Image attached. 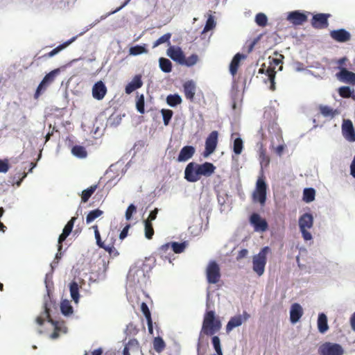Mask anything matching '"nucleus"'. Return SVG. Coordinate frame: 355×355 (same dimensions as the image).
Listing matches in <instances>:
<instances>
[{"label":"nucleus","instance_id":"f257e3e1","mask_svg":"<svg viewBox=\"0 0 355 355\" xmlns=\"http://www.w3.org/2000/svg\"><path fill=\"white\" fill-rule=\"evenodd\" d=\"M215 166L210 162H205L198 164L195 162H190L186 166L184 171V178L190 182L198 181L201 176L209 177L214 173Z\"/></svg>","mask_w":355,"mask_h":355},{"label":"nucleus","instance_id":"f03ea898","mask_svg":"<svg viewBox=\"0 0 355 355\" xmlns=\"http://www.w3.org/2000/svg\"><path fill=\"white\" fill-rule=\"evenodd\" d=\"M222 324L218 317L216 316L214 311H207L204 315L201 333L211 336L221 329Z\"/></svg>","mask_w":355,"mask_h":355},{"label":"nucleus","instance_id":"7ed1b4c3","mask_svg":"<svg viewBox=\"0 0 355 355\" xmlns=\"http://www.w3.org/2000/svg\"><path fill=\"white\" fill-rule=\"evenodd\" d=\"M269 251L270 248L268 247H264L261 250L258 254L253 257V270L259 276L262 275L264 272L267 261L266 255Z\"/></svg>","mask_w":355,"mask_h":355},{"label":"nucleus","instance_id":"20e7f679","mask_svg":"<svg viewBox=\"0 0 355 355\" xmlns=\"http://www.w3.org/2000/svg\"><path fill=\"white\" fill-rule=\"evenodd\" d=\"M313 225V218L311 214L305 213L299 218V227L302 237L305 241L312 239L311 234L308 231Z\"/></svg>","mask_w":355,"mask_h":355},{"label":"nucleus","instance_id":"39448f33","mask_svg":"<svg viewBox=\"0 0 355 355\" xmlns=\"http://www.w3.org/2000/svg\"><path fill=\"white\" fill-rule=\"evenodd\" d=\"M206 277L209 284H217L220 279V269L219 265L215 261H210L206 268Z\"/></svg>","mask_w":355,"mask_h":355},{"label":"nucleus","instance_id":"423d86ee","mask_svg":"<svg viewBox=\"0 0 355 355\" xmlns=\"http://www.w3.org/2000/svg\"><path fill=\"white\" fill-rule=\"evenodd\" d=\"M267 185L262 178H259L256 183V188L252 193L254 202H258L263 205L266 200Z\"/></svg>","mask_w":355,"mask_h":355},{"label":"nucleus","instance_id":"0eeeda50","mask_svg":"<svg viewBox=\"0 0 355 355\" xmlns=\"http://www.w3.org/2000/svg\"><path fill=\"white\" fill-rule=\"evenodd\" d=\"M318 353L320 355H343L344 349L338 343L326 342L320 346Z\"/></svg>","mask_w":355,"mask_h":355},{"label":"nucleus","instance_id":"6e6552de","mask_svg":"<svg viewBox=\"0 0 355 355\" xmlns=\"http://www.w3.org/2000/svg\"><path fill=\"white\" fill-rule=\"evenodd\" d=\"M218 133L216 130L212 131L205 140V149L204 151V157H207L212 154L217 146Z\"/></svg>","mask_w":355,"mask_h":355},{"label":"nucleus","instance_id":"1a4fd4ad","mask_svg":"<svg viewBox=\"0 0 355 355\" xmlns=\"http://www.w3.org/2000/svg\"><path fill=\"white\" fill-rule=\"evenodd\" d=\"M331 17L330 14L318 13L313 16L311 24L315 29H324L329 26L328 19Z\"/></svg>","mask_w":355,"mask_h":355},{"label":"nucleus","instance_id":"9d476101","mask_svg":"<svg viewBox=\"0 0 355 355\" xmlns=\"http://www.w3.org/2000/svg\"><path fill=\"white\" fill-rule=\"evenodd\" d=\"M259 73L265 75L266 77L263 78L264 83H267L269 82L270 83V89L272 91H274L275 89V78L276 75L275 68L268 67L266 69V64H263L261 68L259 69Z\"/></svg>","mask_w":355,"mask_h":355},{"label":"nucleus","instance_id":"9b49d317","mask_svg":"<svg viewBox=\"0 0 355 355\" xmlns=\"http://www.w3.org/2000/svg\"><path fill=\"white\" fill-rule=\"evenodd\" d=\"M250 222L254 226V230L257 232H265L268 227L267 221L257 213H254L251 215Z\"/></svg>","mask_w":355,"mask_h":355},{"label":"nucleus","instance_id":"f8f14e48","mask_svg":"<svg viewBox=\"0 0 355 355\" xmlns=\"http://www.w3.org/2000/svg\"><path fill=\"white\" fill-rule=\"evenodd\" d=\"M287 20L295 26L304 24L307 21V15L300 10H295L289 12Z\"/></svg>","mask_w":355,"mask_h":355},{"label":"nucleus","instance_id":"ddd939ff","mask_svg":"<svg viewBox=\"0 0 355 355\" xmlns=\"http://www.w3.org/2000/svg\"><path fill=\"white\" fill-rule=\"evenodd\" d=\"M51 304L52 302L49 300V297L45 300L43 305L44 311L36 318L35 320L38 325L42 326L45 320H47L49 322V318H51L50 309Z\"/></svg>","mask_w":355,"mask_h":355},{"label":"nucleus","instance_id":"4468645a","mask_svg":"<svg viewBox=\"0 0 355 355\" xmlns=\"http://www.w3.org/2000/svg\"><path fill=\"white\" fill-rule=\"evenodd\" d=\"M342 132L344 137L349 141H355V131L350 120L344 121L342 125Z\"/></svg>","mask_w":355,"mask_h":355},{"label":"nucleus","instance_id":"2eb2a0df","mask_svg":"<svg viewBox=\"0 0 355 355\" xmlns=\"http://www.w3.org/2000/svg\"><path fill=\"white\" fill-rule=\"evenodd\" d=\"M76 217H72L64 226L62 233L60 235L58 239V250H61L62 245V243L65 241L67 236L70 234L74 225Z\"/></svg>","mask_w":355,"mask_h":355},{"label":"nucleus","instance_id":"dca6fc26","mask_svg":"<svg viewBox=\"0 0 355 355\" xmlns=\"http://www.w3.org/2000/svg\"><path fill=\"white\" fill-rule=\"evenodd\" d=\"M336 77L343 83L355 85V73L348 71L346 68H342V69L336 73Z\"/></svg>","mask_w":355,"mask_h":355},{"label":"nucleus","instance_id":"f3484780","mask_svg":"<svg viewBox=\"0 0 355 355\" xmlns=\"http://www.w3.org/2000/svg\"><path fill=\"white\" fill-rule=\"evenodd\" d=\"M330 36L333 40L338 42H345L351 39L350 33L343 28L331 31Z\"/></svg>","mask_w":355,"mask_h":355},{"label":"nucleus","instance_id":"a211bd4d","mask_svg":"<svg viewBox=\"0 0 355 355\" xmlns=\"http://www.w3.org/2000/svg\"><path fill=\"white\" fill-rule=\"evenodd\" d=\"M167 55L174 61L182 64L184 61V54L180 47L170 46L167 49Z\"/></svg>","mask_w":355,"mask_h":355},{"label":"nucleus","instance_id":"6ab92c4d","mask_svg":"<svg viewBox=\"0 0 355 355\" xmlns=\"http://www.w3.org/2000/svg\"><path fill=\"white\" fill-rule=\"evenodd\" d=\"M107 93V88L102 81L96 83L92 87V96L96 100H102Z\"/></svg>","mask_w":355,"mask_h":355},{"label":"nucleus","instance_id":"aec40b11","mask_svg":"<svg viewBox=\"0 0 355 355\" xmlns=\"http://www.w3.org/2000/svg\"><path fill=\"white\" fill-rule=\"evenodd\" d=\"M141 352V347L137 340L130 339L125 345L123 351V355L136 354Z\"/></svg>","mask_w":355,"mask_h":355},{"label":"nucleus","instance_id":"412c9836","mask_svg":"<svg viewBox=\"0 0 355 355\" xmlns=\"http://www.w3.org/2000/svg\"><path fill=\"white\" fill-rule=\"evenodd\" d=\"M303 315V309L300 304L294 303L292 304L290 311V320L293 324L299 321Z\"/></svg>","mask_w":355,"mask_h":355},{"label":"nucleus","instance_id":"4be33fe9","mask_svg":"<svg viewBox=\"0 0 355 355\" xmlns=\"http://www.w3.org/2000/svg\"><path fill=\"white\" fill-rule=\"evenodd\" d=\"M95 239L96 240V244L101 248L104 249L106 252H107L110 255L112 254H118V252L115 248H113L112 243H110L109 245H105V241L101 240L100 232H96Z\"/></svg>","mask_w":355,"mask_h":355},{"label":"nucleus","instance_id":"5701e85b","mask_svg":"<svg viewBox=\"0 0 355 355\" xmlns=\"http://www.w3.org/2000/svg\"><path fill=\"white\" fill-rule=\"evenodd\" d=\"M195 153V148L191 146H184L178 157L179 162H185L191 158Z\"/></svg>","mask_w":355,"mask_h":355},{"label":"nucleus","instance_id":"b1692460","mask_svg":"<svg viewBox=\"0 0 355 355\" xmlns=\"http://www.w3.org/2000/svg\"><path fill=\"white\" fill-rule=\"evenodd\" d=\"M143 82L141 80V76H135L131 82H130L125 88V93L128 94H131L135 90L141 87Z\"/></svg>","mask_w":355,"mask_h":355},{"label":"nucleus","instance_id":"393cba45","mask_svg":"<svg viewBox=\"0 0 355 355\" xmlns=\"http://www.w3.org/2000/svg\"><path fill=\"white\" fill-rule=\"evenodd\" d=\"M184 93L185 97L191 101H193L196 93V85L192 80L186 82L183 85Z\"/></svg>","mask_w":355,"mask_h":355},{"label":"nucleus","instance_id":"a878e982","mask_svg":"<svg viewBox=\"0 0 355 355\" xmlns=\"http://www.w3.org/2000/svg\"><path fill=\"white\" fill-rule=\"evenodd\" d=\"M158 254L163 259H167L170 263H171L172 257H173V253H172L171 252L170 243H166L160 246L158 249Z\"/></svg>","mask_w":355,"mask_h":355},{"label":"nucleus","instance_id":"bb28decb","mask_svg":"<svg viewBox=\"0 0 355 355\" xmlns=\"http://www.w3.org/2000/svg\"><path fill=\"white\" fill-rule=\"evenodd\" d=\"M318 110L320 113L325 118L332 119L338 114L336 110H334L332 107L327 105H320Z\"/></svg>","mask_w":355,"mask_h":355},{"label":"nucleus","instance_id":"cd10ccee","mask_svg":"<svg viewBox=\"0 0 355 355\" xmlns=\"http://www.w3.org/2000/svg\"><path fill=\"white\" fill-rule=\"evenodd\" d=\"M77 37H73L71 39L69 40L68 41L64 42L63 44L58 46L56 48L53 49L51 51H50L48 53L44 54L42 56V58H51L58 53L60 51L65 49L67 46H68L69 44H71L73 41L76 40Z\"/></svg>","mask_w":355,"mask_h":355},{"label":"nucleus","instance_id":"c85d7f7f","mask_svg":"<svg viewBox=\"0 0 355 355\" xmlns=\"http://www.w3.org/2000/svg\"><path fill=\"white\" fill-rule=\"evenodd\" d=\"M242 58H245V56L243 54L238 53L232 60L230 64V71L232 76H235L236 74L240 61Z\"/></svg>","mask_w":355,"mask_h":355},{"label":"nucleus","instance_id":"c756f323","mask_svg":"<svg viewBox=\"0 0 355 355\" xmlns=\"http://www.w3.org/2000/svg\"><path fill=\"white\" fill-rule=\"evenodd\" d=\"M243 320L242 318L241 315H239L234 317L231 318L226 326L227 332H230L234 328L236 327H239L242 324Z\"/></svg>","mask_w":355,"mask_h":355},{"label":"nucleus","instance_id":"7c9ffc66","mask_svg":"<svg viewBox=\"0 0 355 355\" xmlns=\"http://www.w3.org/2000/svg\"><path fill=\"white\" fill-rule=\"evenodd\" d=\"M318 331L324 334L325 333L328 329L329 326L327 324V318L324 313H320L318 318Z\"/></svg>","mask_w":355,"mask_h":355},{"label":"nucleus","instance_id":"2f4dec72","mask_svg":"<svg viewBox=\"0 0 355 355\" xmlns=\"http://www.w3.org/2000/svg\"><path fill=\"white\" fill-rule=\"evenodd\" d=\"M98 187V184H93L89 188L83 190L81 193V201L87 202Z\"/></svg>","mask_w":355,"mask_h":355},{"label":"nucleus","instance_id":"473e14b6","mask_svg":"<svg viewBox=\"0 0 355 355\" xmlns=\"http://www.w3.org/2000/svg\"><path fill=\"white\" fill-rule=\"evenodd\" d=\"M69 291L72 300L78 303L79 300V287L78 284L76 282H72L70 283L69 286Z\"/></svg>","mask_w":355,"mask_h":355},{"label":"nucleus","instance_id":"72a5a7b5","mask_svg":"<svg viewBox=\"0 0 355 355\" xmlns=\"http://www.w3.org/2000/svg\"><path fill=\"white\" fill-rule=\"evenodd\" d=\"M103 214V211L99 209H96L92 210L88 213V214L86 216V223L87 224L91 223L95 219L100 217Z\"/></svg>","mask_w":355,"mask_h":355},{"label":"nucleus","instance_id":"f704fd0d","mask_svg":"<svg viewBox=\"0 0 355 355\" xmlns=\"http://www.w3.org/2000/svg\"><path fill=\"white\" fill-rule=\"evenodd\" d=\"M153 344L154 349L158 353L162 352L166 347L165 342L159 336L155 337L154 338Z\"/></svg>","mask_w":355,"mask_h":355},{"label":"nucleus","instance_id":"c9c22d12","mask_svg":"<svg viewBox=\"0 0 355 355\" xmlns=\"http://www.w3.org/2000/svg\"><path fill=\"white\" fill-rule=\"evenodd\" d=\"M72 154L78 158H85L87 157V151L82 146H74L71 149Z\"/></svg>","mask_w":355,"mask_h":355},{"label":"nucleus","instance_id":"e433bc0d","mask_svg":"<svg viewBox=\"0 0 355 355\" xmlns=\"http://www.w3.org/2000/svg\"><path fill=\"white\" fill-rule=\"evenodd\" d=\"M315 191L313 188L304 189L303 192V200L306 202H311L314 200Z\"/></svg>","mask_w":355,"mask_h":355},{"label":"nucleus","instance_id":"4c0bfd02","mask_svg":"<svg viewBox=\"0 0 355 355\" xmlns=\"http://www.w3.org/2000/svg\"><path fill=\"white\" fill-rule=\"evenodd\" d=\"M170 244H171V249L172 253H176V254L182 253L184 251V250L187 247L185 242H182V243L172 242V243H170Z\"/></svg>","mask_w":355,"mask_h":355},{"label":"nucleus","instance_id":"58836bf2","mask_svg":"<svg viewBox=\"0 0 355 355\" xmlns=\"http://www.w3.org/2000/svg\"><path fill=\"white\" fill-rule=\"evenodd\" d=\"M159 67L160 69L165 73H169L172 70V63L171 62L164 58H159Z\"/></svg>","mask_w":355,"mask_h":355},{"label":"nucleus","instance_id":"ea45409f","mask_svg":"<svg viewBox=\"0 0 355 355\" xmlns=\"http://www.w3.org/2000/svg\"><path fill=\"white\" fill-rule=\"evenodd\" d=\"M166 103L171 107H175L182 103V98L178 94H170L166 97Z\"/></svg>","mask_w":355,"mask_h":355},{"label":"nucleus","instance_id":"a19ab883","mask_svg":"<svg viewBox=\"0 0 355 355\" xmlns=\"http://www.w3.org/2000/svg\"><path fill=\"white\" fill-rule=\"evenodd\" d=\"M144 104H145V100H144V94L137 95V102H136V107L137 111L140 114H144L145 112L144 109Z\"/></svg>","mask_w":355,"mask_h":355},{"label":"nucleus","instance_id":"79ce46f5","mask_svg":"<svg viewBox=\"0 0 355 355\" xmlns=\"http://www.w3.org/2000/svg\"><path fill=\"white\" fill-rule=\"evenodd\" d=\"M145 236L148 239H151L154 235V229L152 223L144 221Z\"/></svg>","mask_w":355,"mask_h":355},{"label":"nucleus","instance_id":"37998d69","mask_svg":"<svg viewBox=\"0 0 355 355\" xmlns=\"http://www.w3.org/2000/svg\"><path fill=\"white\" fill-rule=\"evenodd\" d=\"M243 148V140L239 137L234 139L233 151L236 155H240L242 153Z\"/></svg>","mask_w":355,"mask_h":355},{"label":"nucleus","instance_id":"c03bdc74","mask_svg":"<svg viewBox=\"0 0 355 355\" xmlns=\"http://www.w3.org/2000/svg\"><path fill=\"white\" fill-rule=\"evenodd\" d=\"M49 322L54 327V331L51 334L50 337L52 339H56L59 337L60 331L61 330L60 327H59V323L58 322L53 320L51 318H49Z\"/></svg>","mask_w":355,"mask_h":355},{"label":"nucleus","instance_id":"a18cd8bd","mask_svg":"<svg viewBox=\"0 0 355 355\" xmlns=\"http://www.w3.org/2000/svg\"><path fill=\"white\" fill-rule=\"evenodd\" d=\"M161 113L163 116L164 124L168 125L173 116V112L168 109H162Z\"/></svg>","mask_w":355,"mask_h":355},{"label":"nucleus","instance_id":"49530a36","mask_svg":"<svg viewBox=\"0 0 355 355\" xmlns=\"http://www.w3.org/2000/svg\"><path fill=\"white\" fill-rule=\"evenodd\" d=\"M255 22L258 26L264 27L267 24L268 18L265 14L259 12L255 17Z\"/></svg>","mask_w":355,"mask_h":355},{"label":"nucleus","instance_id":"de8ad7c7","mask_svg":"<svg viewBox=\"0 0 355 355\" xmlns=\"http://www.w3.org/2000/svg\"><path fill=\"white\" fill-rule=\"evenodd\" d=\"M60 309L64 315H69L73 313V308L67 301H64L61 303Z\"/></svg>","mask_w":355,"mask_h":355},{"label":"nucleus","instance_id":"09e8293b","mask_svg":"<svg viewBox=\"0 0 355 355\" xmlns=\"http://www.w3.org/2000/svg\"><path fill=\"white\" fill-rule=\"evenodd\" d=\"M198 60V56L196 54H192L188 58H184V61L182 64L186 65L187 67H191L196 64Z\"/></svg>","mask_w":355,"mask_h":355},{"label":"nucleus","instance_id":"8fccbe9b","mask_svg":"<svg viewBox=\"0 0 355 355\" xmlns=\"http://www.w3.org/2000/svg\"><path fill=\"white\" fill-rule=\"evenodd\" d=\"M211 341L214 348L217 354L216 355H223L220 338L218 336H214L212 337Z\"/></svg>","mask_w":355,"mask_h":355},{"label":"nucleus","instance_id":"3c124183","mask_svg":"<svg viewBox=\"0 0 355 355\" xmlns=\"http://www.w3.org/2000/svg\"><path fill=\"white\" fill-rule=\"evenodd\" d=\"M130 54L132 55H137L142 54L144 53H146L147 50L144 46L140 45H136L132 46L129 50Z\"/></svg>","mask_w":355,"mask_h":355},{"label":"nucleus","instance_id":"603ef678","mask_svg":"<svg viewBox=\"0 0 355 355\" xmlns=\"http://www.w3.org/2000/svg\"><path fill=\"white\" fill-rule=\"evenodd\" d=\"M48 86L49 85H47L46 83L42 79L34 94L35 99H37L40 96L46 89Z\"/></svg>","mask_w":355,"mask_h":355},{"label":"nucleus","instance_id":"864d4df0","mask_svg":"<svg viewBox=\"0 0 355 355\" xmlns=\"http://www.w3.org/2000/svg\"><path fill=\"white\" fill-rule=\"evenodd\" d=\"M215 26L216 22L214 21V18L212 15H209L206 21L202 33L208 32L209 31L214 29Z\"/></svg>","mask_w":355,"mask_h":355},{"label":"nucleus","instance_id":"5fc2aeb1","mask_svg":"<svg viewBox=\"0 0 355 355\" xmlns=\"http://www.w3.org/2000/svg\"><path fill=\"white\" fill-rule=\"evenodd\" d=\"M59 69H54L47 73L43 78V80L46 83L47 85L51 84L56 76V75L58 73Z\"/></svg>","mask_w":355,"mask_h":355},{"label":"nucleus","instance_id":"6e6d98bb","mask_svg":"<svg viewBox=\"0 0 355 355\" xmlns=\"http://www.w3.org/2000/svg\"><path fill=\"white\" fill-rule=\"evenodd\" d=\"M352 91L350 87L347 86L340 87L338 89V94L343 98H349L352 95Z\"/></svg>","mask_w":355,"mask_h":355},{"label":"nucleus","instance_id":"4d7b16f0","mask_svg":"<svg viewBox=\"0 0 355 355\" xmlns=\"http://www.w3.org/2000/svg\"><path fill=\"white\" fill-rule=\"evenodd\" d=\"M171 33H166L164 35L161 36L159 39H157L153 44V47H156L163 43L168 42L171 39Z\"/></svg>","mask_w":355,"mask_h":355},{"label":"nucleus","instance_id":"13d9d810","mask_svg":"<svg viewBox=\"0 0 355 355\" xmlns=\"http://www.w3.org/2000/svg\"><path fill=\"white\" fill-rule=\"evenodd\" d=\"M141 311H142L143 314L144 315L146 320H152L151 313H150V311L146 303H145V302L141 303Z\"/></svg>","mask_w":355,"mask_h":355},{"label":"nucleus","instance_id":"bf43d9fd","mask_svg":"<svg viewBox=\"0 0 355 355\" xmlns=\"http://www.w3.org/2000/svg\"><path fill=\"white\" fill-rule=\"evenodd\" d=\"M136 211H137L136 207L133 204L130 205L125 211L126 219L127 220L131 219L133 213L136 212Z\"/></svg>","mask_w":355,"mask_h":355},{"label":"nucleus","instance_id":"052dcab7","mask_svg":"<svg viewBox=\"0 0 355 355\" xmlns=\"http://www.w3.org/2000/svg\"><path fill=\"white\" fill-rule=\"evenodd\" d=\"M9 170V165L7 160L0 159V173H6Z\"/></svg>","mask_w":355,"mask_h":355},{"label":"nucleus","instance_id":"680f3d73","mask_svg":"<svg viewBox=\"0 0 355 355\" xmlns=\"http://www.w3.org/2000/svg\"><path fill=\"white\" fill-rule=\"evenodd\" d=\"M157 213H158V209L155 208L154 210L150 211L148 218L146 220H145L144 221H149L150 223H152L153 220L156 219Z\"/></svg>","mask_w":355,"mask_h":355},{"label":"nucleus","instance_id":"e2e57ef3","mask_svg":"<svg viewBox=\"0 0 355 355\" xmlns=\"http://www.w3.org/2000/svg\"><path fill=\"white\" fill-rule=\"evenodd\" d=\"M348 61V59L346 57H343L342 58H340L336 61V63L338 64V68L340 69V71L342 69V68H345L346 62Z\"/></svg>","mask_w":355,"mask_h":355},{"label":"nucleus","instance_id":"0e129e2a","mask_svg":"<svg viewBox=\"0 0 355 355\" xmlns=\"http://www.w3.org/2000/svg\"><path fill=\"white\" fill-rule=\"evenodd\" d=\"M116 239L114 238V235L110 234L107 235V238L105 240V245H109L110 243H112L113 248L114 247Z\"/></svg>","mask_w":355,"mask_h":355},{"label":"nucleus","instance_id":"69168bd1","mask_svg":"<svg viewBox=\"0 0 355 355\" xmlns=\"http://www.w3.org/2000/svg\"><path fill=\"white\" fill-rule=\"evenodd\" d=\"M130 225H127L123 230L121 232L120 234H119V238L121 240H123L124 239L127 235H128V230L130 228Z\"/></svg>","mask_w":355,"mask_h":355},{"label":"nucleus","instance_id":"338daca9","mask_svg":"<svg viewBox=\"0 0 355 355\" xmlns=\"http://www.w3.org/2000/svg\"><path fill=\"white\" fill-rule=\"evenodd\" d=\"M285 148H286L285 144H280L277 147L275 148V151L277 155L281 156L283 154Z\"/></svg>","mask_w":355,"mask_h":355},{"label":"nucleus","instance_id":"774afa93","mask_svg":"<svg viewBox=\"0 0 355 355\" xmlns=\"http://www.w3.org/2000/svg\"><path fill=\"white\" fill-rule=\"evenodd\" d=\"M350 174L353 178H355V157H354L350 165Z\"/></svg>","mask_w":355,"mask_h":355}]
</instances>
